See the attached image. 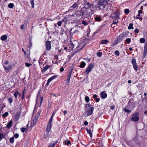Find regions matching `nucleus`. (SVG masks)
I'll use <instances>...</instances> for the list:
<instances>
[{
  "label": "nucleus",
  "instance_id": "bb28decb",
  "mask_svg": "<svg viewBox=\"0 0 147 147\" xmlns=\"http://www.w3.org/2000/svg\"><path fill=\"white\" fill-rule=\"evenodd\" d=\"M21 130L22 132H26L28 129V126L26 127H22L21 128Z\"/></svg>",
  "mask_w": 147,
  "mask_h": 147
},
{
  "label": "nucleus",
  "instance_id": "8fccbe9b",
  "mask_svg": "<svg viewBox=\"0 0 147 147\" xmlns=\"http://www.w3.org/2000/svg\"><path fill=\"white\" fill-rule=\"evenodd\" d=\"M82 24L84 25V26H86L88 25V23L86 21H83L82 22Z\"/></svg>",
  "mask_w": 147,
  "mask_h": 147
},
{
  "label": "nucleus",
  "instance_id": "3c124183",
  "mask_svg": "<svg viewBox=\"0 0 147 147\" xmlns=\"http://www.w3.org/2000/svg\"><path fill=\"white\" fill-rule=\"evenodd\" d=\"M126 42L128 44L131 41V39L130 38H127L126 40Z\"/></svg>",
  "mask_w": 147,
  "mask_h": 147
},
{
  "label": "nucleus",
  "instance_id": "4be33fe9",
  "mask_svg": "<svg viewBox=\"0 0 147 147\" xmlns=\"http://www.w3.org/2000/svg\"><path fill=\"white\" fill-rule=\"evenodd\" d=\"M75 28H71L70 30H69V32L71 34H73L75 33H76L78 31L77 30L74 29Z\"/></svg>",
  "mask_w": 147,
  "mask_h": 147
},
{
  "label": "nucleus",
  "instance_id": "a19ab883",
  "mask_svg": "<svg viewBox=\"0 0 147 147\" xmlns=\"http://www.w3.org/2000/svg\"><path fill=\"white\" fill-rule=\"evenodd\" d=\"M85 99L87 102H88L89 101L90 99L88 96H86L85 98Z\"/></svg>",
  "mask_w": 147,
  "mask_h": 147
},
{
  "label": "nucleus",
  "instance_id": "2f4dec72",
  "mask_svg": "<svg viewBox=\"0 0 147 147\" xmlns=\"http://www.w3.org/2000/svg\"><path fill=\"white\" fill-rule=\"evenodd\" d=\"M86 130L87 131V132L88 134H89L90 137L91 138H92V131L90 129H86Z\"/></svg>",
  "mask_w": 147,
  "mask_h": 147
},
{
  "label": "nucleus",
  "instance_id": "e2e57ef3",
  "mask_svg": "<svg viewBox=\"0 0 147 147\" xmlns=\"http://www.w3.org/2000/svg\"><path fill=\"white\" fill-rule=\"evenodd\" d=\"M135 32L136 33H138L139 32V30L138 29H136L135 30Z\"/></svg>",
  "mask_w": 147,
  "mask_h": 147
},
{
  "label": "nucleus",
  "instance_id": "052dcab7",
  "mask_svg": "<svg viewBox=\"0 0 147 147\" xmlns=\"http://www.w3.org/2000/svg\"><path fill=\"white\" fill-rule=\"evenodd\" d=\"M121 34V35H122V37L123 38L126 37L127 35L126 33H124L123 34Z\"/></svg>",
  "mask_w": 147,
  "mask_h": 147
},
{
  "label": "nucleus",
  "instance_id": "5701e85b",
  "mask_svg": "<svg viewBox=\"0 0 147 147\" xmlns=\"http://www.w3.org/2000/svg\"><path fill=\"white\" fill-rule=\"evenodd\" d=\"M122 35L120 34L118 36L117 39V42H120L123 39V38L122 37Z\"/></svg>",
  "mask_w": 147,
  "mask_h": 147
},
{
  "label": "nucleus",
  "instance_id": "6ab92c4d",
  "mask_svg": "<svg viewBox=\"0 0 147 147\" xmlns=\"http://www.w3.org/2000/svg\"><path fill=\"white\" fill-rule=\"evenodd\" d=\"M128 106L129 107H130V106H133V109L134 108V107H135L134 106V104L133 103L131 102V100H129L128 102Z\"/></svg>",
  "mask_w": 147,
  "mask_h": 147
},
{
  "label": "nucleus",
  "instance_id": "680f3d73",
  "mask_svg": "<svg viewBox=\"0 0 147 147\" xmlns=\"http://www.w3.org/2000/svg\"><path fill=\"white\" fill-rule=\"evenodd\" d=\"M84 59L87 61L88 62L90 61V59H88V58H84Z\"/></svg>",
  "mask_w": 147,
  "mask_h": 147
},
{
  "label": "nucleus",
  "instance_id": "f03ea898",
  "mask_svg": "<svg viewBox=\"0 0 147 147\" xmlns=\"http://www.w3.org/2000/svg\"><path fill=\"white\" fill-rule=\"evenodd\" d=\"M85 45L86 44L83 41H81L80 42L78 43L77 41L75 40L73 42L71 41L69 46V48L71 49V50L75 47L80 50L83 48Z\"/></svg>",
  "mask_w": 147,
  "mask_h": 147
},
{
  "label": "nucleus",
  "instance_id": "ea45409f",
  "mask_svg": "<svg viewBox=\"0 0 147 147\" xmlns=\"http://www.w3.org/2000/svg\"><path fill=\"white\" fill-rule=\"evenodd\" d=\"M30 3L32 5V8H34V0H31Z\"/></svg>",
  "mask_w": 147,
  "mask_h": 147
},
{
  "label": "nucleus",
  "instance_id": "f3484780",
  "mask_svg": "<svg viewBox=\"0 0 147 147\" xmlns=\"http://www.w3.org/2000/svg\"><path fill=\"white\" fill-rule=\"evenodd\" d=\"M100 95L101 98H105L107 96V93H105V91L101 92Z\"/></svg>",
  "mask_w": 147,
  "mask_h": 147
},
{
  "label": "nucleus",
  "instance_id": "aec40b11",
  "mask_svg": "<svg viewBox=\"0 0 147 147\" xmlns=\"http://www.w3.org/2000/svg\"><path fill=\"white\" fill-rule=\"evenodd\" d=\"M7 36L6 35H2L1 37V39L2 40L6 41L7 39Z\"/></svg>",
  "mask_w": 147,
  "mask_h": 147
},
{
  "label": "nucleus",
  "instance_id": "a211bd4d",
  "mask_svg": "<svg viewBox=\"0 0 147 147\" xmlns=\"http://www.w3.org/2000/svg\"><path fill=\"white\" fill-rule=\"evenodd\" d=\"M94 19L96 21L99 22L101 21L102 18L100 16H97L94 17Z\"/></svg>",
  "mask_w": 147,
  "mask_h": 147
},
{
  "label": "nucleus",
  "instance_id": "0e129e2a",
  "mask_svg": "<svg viewBox=\"0 0 147 147\" xmlns=\"http://www.w3.org/2000/svg\"><path fill=\"white\" fill-rule=\"evenodd\" d=\"M93 97L94 98L96 99L97 98V96L96 94H95L93 96Z\"/></svg>",
  "mask_w": 147,
  "mask_h": 147
},
{
  "label": "nucleus",
  "instance_id": "423d86ee",
  "mask_svg": "<svg viewBox=\"0 0 147 147\" xmlns=\"http://www.w3.org/2000/svg\"><path fill=\"white\" fill-rule=\"evenodd\" d=\"M53 116H51L49 121L48 123L47 127L46 129V136H47L50 134L49 133L51 129V128L52 127V122L53 120Z\"/></svg>",
  "mask_w": 147,
  "mask_h": 147
},
{
  "label": "nucleus",
  "instance_id": "4c0bfd02",
  "mask_svg": "<svg viewBox=\"0 0 147 147\" xmlns=\"http://www.w3.org/2000/svg\"><path fill=\"white\" fill-rule=\"evenodd\" d=\"M38 120V118L35 117V118L33 120V123L34 124H35L37 122Z\"/></svg>",
  "mask_w": 147,
  "mask_h": 147
},
{
  "label": "nucleus",
  "instance_id": "dca6fc26",
  "mask_svg": "<svg viewBox=\"0 0 147 147\" xmlns=\"http://www.w3.org/2000/svg\"><path fill=\"white\" fill-rule=\"evenodd\" d=\"M51 66L49 65H47L43 67L42 69H41V71L43 73H44L48 69L50 68Z\"/></svg>",
  "mask_w": 147,
  "mask_h": 147
},
{
  "label": "nucleus",
  "instance_id": "09e8293b",
  "mask_svg": "<svg viewBox=\"0 0 147 147\" xmlns=\"http://www.w3.org/2000/svg\"><path fill=\"white\" fill-rule=\"evenodd\" d=\"M13 100L12 98H8V101L11 104L13 101Z\"/></svg>",
  "mask_w": 147,
  "mask_h": 147
},
{
  "label": "nucleus",
  "instance_id": "1a4fd4ad",
  "mask_svg": "<svg viewBox=\"0 0 147 147\" xmlns=\"http://www.w3.org/2000/svg\"><path fill=\"white\" fill-rule=\"evenodd\" d=\"M8 63L9 61H7L2 62L3 65L4 66L5 69L8 71H9L13 67L12 65H8Z\"/></svg>",
  "mask_w": 147,
  "mask_h": 147
},
{
  "label": "nucleus",
  "instance_id": "79ce46f5",
  "mask_svg": "<svg viewBox=\"0 0 147 147\" xmlns=\"http://www.w3.org/2000/svg\"><path fill=\"white\" fill-rule=\"evenodd\" d=\"M14 140V139L13 137L11 138L9 140V142L11 143H13V142Z\"/></svg>",
  "mask_w": 147,
  "mask_h": 147
},
{
  "label": "nucleus",
  "instance_id": "774afa93",
  "mask_svg": "<svg viewBox=\"0 0 147 147\" xmlns=\"http://www.w3.org/2000/svg\"><path fill=\"white\" fill-rule=\"evenodd\" d=\"M115 106L113 105V106H111V108L113 110V109H114L115 108Z\"/></svg>",
  "mask_w": 147,
  "mask_h": 147
},
{
  "label": "nucleus",
  "instance_id": "2eb2a0df",
  "mask_svg": "<svg viewBox=\"0 0 147 147\" xmlns=\"http://www.w3.org/2000/svg\"><path fill=\"white\" fill-rule=\"evenodd\" d=\"M147 54V43L145 44L144 49V53L143 54V58H144Z\"/></svg>",
  "mask_w": 147,
  "mask_h": 147
},
{
  "label": "nucleus",
  "instance_id": "4468645a",
  "mask_svg": "<svg viewBox=\"0 0 147 147\" xmlns=\"http://www.w3.org/2000/svg\"><path fill=\"white\" fill-rule=\"evenodd\" d=\"M42 100L43 97L41 96L40 97L39 96L38 94L36 98V103L38 104V103L40 102V105L39 106H40L41 104Z\"/></svg>",
  "mask_w": 147,
  "mask_h": 147
},
{
  "label": "nucleus",
  "instance_id": "412c9836",
  "mask_svg": "<svg viewBox=\"0 0 147 147\" xmlns=\"http://www.w3.org/2000/svg\"><path fill=\"white\" fill-rule=\"evenodd\" d=\"M12 124V120L9 121L6 127L8 128H10L11 127Z\"/></svg>",
  "mask_w": 147,
  "mask_h": 147
},
{
  "label": "nucleus",
  "instance_id": "473e14b6",
  "mask_svg": "<svg viewBox=\"0 0 147 147\" xmlns=\"http://www.w3.org/2000/svg\"><path fill=\"white\" fill-rule=\"evenodd\" d=\"M19 94V92H18V91H16L14 93V96L15 97V98L16 99L17 98V96L18 95V94Z\"/></svg>",
  "mask_w": 147,
  "mask_h": 147
},
{
  "label": "nucleus",
  "instance_id": "39448f33",
  "mask_svg": "<svg viewBox=\"0 0 147 147\" xmlns=\"http://www.w3.org/2000/svg\"><path fill=\"white\" fill-rule=\"evenodd\" d=\"M121 13L119 11H116L114 12L113 17V19L114 20L113 23L111 24V27H113V24L116 25L119 22L118 20L120 19V16Z\"/></svg>",
  "mask_w": 147,
  "mask_h": 147
},
{
  "label": "nucleus",
  "instance_id": "ddd939ff",
  "mask_svg": "<svg viewBox=\"0 0 147 147\" xmlns=\"http://www.w3.org/2000/svg\"><path fill=\"white\" fill-rule=\"evenodd\" d=\"M45 45L46 49L47 51L50 50L51 48L50 41H47Z\"/></svg>",
  "mask_w": 147,
  "mask_h": 147
},
{
  "label": "nucleus",
  "instance_id": "c85d7f7f",
  "mask_svg": "<svg viewBox=\"0 0 147 147\" xmlns=\"http://www.w3.org/2000/svg\"><path fill=\"white\" fill-rule=\"evenodd\" d=\"M71 77V76H67V80H66L67 82L66 83L67 84V85L69 84V83Z\"/></svg>",
  "mask_w": 147,
  "mask_h": 147
},
{
  "label": "nucleus",
  "instance_id": "b1692460",
  "mask_svg": "<svg viewBox=\"0 0 147 147\" xmlns=\"http://www.w3.org/2000/svg\"><path fill=\"white\" fill-rule=\"evenodd\" d=\"M78 6V4L77 3H75L71 7L70 9H71L73 10L76 8Z\"/></svg>",
  "mask_w": 147,
  "mask_h": 147
},
{
  "label": "nucleus",
  "instance_id": "49530a36",
  "mask_svg": "<svg viewBox=\"0 0 147 147\" xmlns=\"http://www.w3.org/2000/svg\"><path fill=\"white\" fill-rule=\"evenodd\" d=\"M72 72V70H69L68 71L67 76H71V73Z\"/></svg>",
  "mask_w": 147,
  "mask_h": 147
},
{
  "label": "nucleus",
  "instance_id": "0eeeda50",
  "mask_svg": "<svg viewBox=\"0 0 147 147\" xmlns=\"http://www.w3.org/2000/svg\"><path fill=\"white\" fill-rule=\"evenodd\" d=\"M53 116H51L49 121L48 123L47 127L46 129V136H47L50 134L49 133L51 129V128L52 127V122L53 120Z\"/></svg>",
  "mask_w": 147,
  "mask_h": 147
},
{
  "label": "nucleus",
  "instance_id": "69168bd1",
  "mask_svg": "<svg viewBox=\"0 0 147 147\" xmlns=\"http://www.w3.org/2000/svg\"><path fill=\"white\" fill-rule=\"evenodd\" d=\"M64 70V68L63 67H61L60 69V71L61 72H63Z\"/></svg>",
  "mask_w": 147,
  "mask_h": 147
},
{
  "label": "nucleus",
  "instance_id": "bf43d9fd",
  "mask_svg": "<svg viewBox=\"0 0 147 147\" xmlns=\"http://www.w3.org/2000/svg\"><path fill=\"white\" fill-rule=\"evenodd\" d=\"M133 24L132 23H130L129 24V26L128 27V28H133Z\"/></svg>",
  "mask_w": 147,
  "mask_h": 147
},
{
  "label": "nucleus",
  "instance_id": "de8ad7c7",
  "mask_svg": "<svg viewBox=\"0 0 147 147\" xmlns=\"http://www.w3.org/2000/svg\"><path fill=\"white\" fill-rule=\"evenodd\" d=\"M117 56H119V52L118 51H116L114 53Z\"/></svg>",
  "mask_w": 147,
  "mask_h": 147
},
{
  "label": "nucleus",
  "instance_id": "c756f323",
  "mask_svg": "<svg viewBox=\"0 0 147 147\" xmlns=\"http://www.w3.org/2000/svg\"><path fill=\"white\" fill-rule=\"evenodd\" d=\"M42 60V58L38 60V62L39 63L40 66V67H42L44 65V64H43V63L41 61Z\"/></svg>",
  "mask_w": 147,
  "mask_h": 147
},
{
  "label": "nucleus",
  "instance_id": "72a5a7b5",
  "mask_svg": "<svg viewBox=\"0 0 147 147\" xmlns=\"http://www.w3.org/2000/svg\"><path fill=\"white\" fill-rule=\"evenodd\" d=\"M133 68L136 71H137L138 70V65L137 64L133 65Z\"/></svg>",
  "mask_w": 147,
  "mask_h": 147
},
{
  "label": "nucleus",
  "instance_id": "864d4df0",
  "mask_svg": "<svg viewBox=\"0 0 147 147\" xmlns=\"http://www.w3.org/2000/svg\"><path fill=\"white\" fill-rule=\"evenodd\" d=\"M102 54L101 52H98L97 53V55L98 57H101L102 55Z\"/></svg>",
  "mask_w": 147,
  "mask_h": 147
},
{
  "label": "nucleus",
  "instance_id": "6e6552de",
  "mask_svg": "<svg viewBox=\"0 0 147 147\" xmlns=\"http://www.w3.org/2000/svg\"><path fill=\"white\" fill-rule=\"evenodd\" d=\"M90 104H86V107L89 109L88 110H86V112L87 116L91 115L93 113L94 108L92 107H90Z\"/></svg>",
  "mask_w": 147,
  "mask_h": 147
},
{
  "label": "nucleus",
  "instance_id": "6e6d98bb",
  "mask_svg": "<svg viewBox=\"0 0 147 147\" xmlns=\"http://www.w3.org/2000/svg\"><path fill=\"white\" fill-rule=\"evenodd\" d=\"M19 135L18 134H16L14 135V137L16 138H18Z\"/></svg>",
  "mask_w": 147,
  "mask_h": 147
},
{
  "label": "nucleus",
  "instance_id": "9d476101",
  "mask_svg": "<svg viewBox=\"0 0 147 147\" xmlns=\"http://www.w3.org/2000/svg\"><path fill=\"white\" fill-rule=\"evenodd\" d=\"M94 66V65L93 64L91 63L86 68L85 71L84 72V73L86 75L88 74L91 71Z\"/></svg>",
  "mask_w": 147,
  "mask_h": 147
},
{
  "label": "nucleus",
  "instance_id": "20e7f679",
  "mask_svg": "<svg viewBox=\"0 0 147 147\" xmlns=\"http://www.w3.org/2000/svg\"><path fill=\"white\" fill-rule=\"evenodd\" d=\"M88 14L87 13H85L82 9L80 11H78L75 12L74 13L70 16H74L76 17V20L77 19L82 18L83 17V16L86 15L87 17Z\"/></svg>",
  "mask_w": 147,
  "mask_h": 147
},
{
  "label": "nucleus",
  "instance_id": "4d7b16f0",
  "mask_svg": "<svg viewBox=\"0 0 147 147\" xmlns=\"http://www.w3.org/2000/svg\"><path fill=\"white\" fill-rule=\"evenodd\" d=\"M140 16H141L140 14L138 13V15H137V16H138L137 18H138L140 20H141L142 19V18L140 17Z\"/></svg>",
  "mask_w": 147,
  "mask_h": 147
},
{
  "label": "nucleus",
  "instance_id": "13d9d810",
  "mask_svg": "<svg viewBox=\"0 0 147 147\" xmlns=\"http://www.w3.org/2000/svg\"><path fill=\"white\" fill-rule=\"evenodd\" d=\"M65 142L66 144L67 145H69L70 144V141H66Z\"/></svg>",
  "mask_w": 147,
  "mask_h": 147
},
{
  "label": "nucleus",
  "instance_id": "a878e982",
  "mask_svg": "<svg viewBox=\"0 0 147 147\" xmlns=\"http://www.w3.org/2000/svg\"><path fill=\"white\" fill-rule=\"evenodd\" d=\"M86 65V63L84 61H82V62H81V64L80 65L79 67L80 68H83Z\"/></svg>",
  "mask_w": 147,
  "mask_h": 147
},
{
  "label": "nucleus",
  "instance_id": "7c9ffc66",
  "mask_svg": "<svg viewBox=\"0 0 147 147\" xmlns=\"http://www.w3.org/2000/svg\"><path fill=\"white\" fill-rule=\"evenodd\" d=\"M56 142H53V143L50 144L48 147H54Z\"/></svg>",
  "mask_w": 147,
  "mask_h": 147
},
{
  "label": "nucleus",
  "instance_id": "e433bc0d",
  "mask_svg": "<svg viewBox=\"0 0 147 147\" xmlns=\"http://www.w3.org/2000/svg\"><path fill=\"white\" fill-rule=\"evenodd\" d=\"M145 40L144 38H141L140 39V41L141 43H143L145 42Z\"/></svg>",
  "mask_w": 147,
  "mask_h": 147
},
{
  "label": "nucleus",
  "instance_id": "c9c22d12",
  "mask_svg": "<svg viewBox=\"0 0 147 147\" xmlns=\"http://www.w3.org/2000/svg\"><path fill=\"white\" fill-rule=\"evenodd\" d=\"M14 4L13 3H11L8 4V7L10 8H12L13 7Z\"/></svg>",
  "mask_w": 147,
  "mask_h": 147
},
{
  "label": "nucleus",
  "instance_id": "7ed1b4c3",
  "mask_svg": "<svg viewBox=\"0 0 147 147\" xmlns=\"http://www.w3.org/2000/svg\"><path fill=\"white\" fill-rule=\"evenodd\" d=\"M92 6V4L88 2H86L84 3V7L82 9L85 12V13L88 14L87 16H89L90 15V11L91 12V14L94 13V11L93 10H91V8Z\"/></svg>",
  "mask_w": 147,
  "mask_h": 147
},
{
  "label": "nucleus",
  "instance_id": "a18cd8bd",
  "mask_svg": "<svg viewBox=\"0 0 147 147\" xmlns=\"http://www.w3.org/2000/svg\"><path fill=\"white\" fill-rule=\"evenodd\" d=\"M91 31V30L90 28H88L87 31L86 32L87 33V36L88 37L89 35L90 34V32Z\"/></svg>",
  "mask_w": 147,
  "mask_h": 147
},
{
  "label": "nucleus",
  "instance_id": "f8f14e48",
  "mask_svg": "<svg viewBox=\"0 0 147 147\" xmlns=\"http://www.w3.org/2000/svg\"><path fill=\"white\" fill-rule=\"evenodd\" d=\"M69 16H67L64 18L61 21H59L57 23V24L59 26H60L61 24L64 23L65 24V23L67 22L68 21L67 20V19L68 18L67 17Z\"/></svg>",
  "mask_w": 147,
  "mask_h": 147
},
{
  "label": "nucleus",
  "instance_id": "f257e3e1",
  "mask_svg": "<svg viewBox=\"0 0 147 147\" xmlns=\"http://www.w3.org/2000/svg\"><path fill=\"white\" fill-rule=\"evenodd\" d=\"M111 2L109 0H99L97 4V8L103 11H107L108 5H110Z\"/></svg>",
  "mask_w": 147,
  "mask_h": 147
},
{
  "label": "nucleus",
  "instance_id": "9b49d317",
  "mask_svg": "<svg viewBox=\"0 0 147 147\" xmlns=\"http://www.w3.org/2000/svg\"><path fill=\"white\" fill-rule=\"evenodd\" d=\"M138 113L137 112L134 114L132 115V117L131 118V120L134 121H137L139 120V117L138 116Z\"/></svg>",
  "mask_w": 147,
  "mask_h": 147
},
{
  "label": "nucleus",
  "instance_id": "338daca9",
  "mask_svg": "<svg viewBox=\"0 0 147 147\" xmlns=\"http://www.w3.org/2000/svg\"><path fill=\"white\" fill-rule=\"evenodd\" d=\"M88 124V122L86 121H85L84 123V124L85 125H87Z\"/></svg>",
  "mask_w": 147,
  "mask_h": 147
},
{
  "label": "nucleus",
  "instance_id": "603ef678",
  "mask_svg": "<svg viewBox=\"0 0 147 147\" xmlns=\"http://www.w3.org/2000/svg\"><path fill=\"white\" fill-rule=\"evenodd\" d=\"M5 137V134H3L1 133V139L2 138H4Z\"/></svg>",
  "mask_w": 147,
  "mask_h": 147
},
{
  "label": "nucleus",
  "instance_id": "f704fd0d",
  "mask_svg": "<svg viewBox=\"0 0 147 147\" xmlns=\"http://www.w3.org/2000/svg\"><path fill=\"white\" fill-rule=\"evenodd\" d=\"M8 115V112H6L2 115V116L3 118H5L7 117Z\"/></svg>",
  "mask_w": 147,
  "mask_h": 147
},
{
  "label": "nucleus",
  "instance_id": "5fc2aeb1",
  "mask_svg": "<svg viewBox=\"0 0 147 147\" xmlns=\"http://www.w3.org/2000/svg\"><path fill=\"white\" fill-rule=\"evenodd\" d=\"M26 66L27 67H29L32 64L31 63H25Z\"/></svg>",
  "mask_w": 147,
  "mask_h": 147
},
{
  "label": "nucleus",
  "instance_id": "393cba45",
  "mask_svg": "<svg viewBox=\"0 0 147 147\" xmlns=\"http://www.w3.org/2000/svg\"><path fill=\"white\" fill-rule=\"evenodd\" d=\"M109 42V41L107 40H102L100 41V43L101 44H103L106 45Z\"/></svg>",
  "mask_w": 147,
  "mask_h": 147
},
{
  "label": "nucleus",
  "instance_id": "37998d69",
  "mask_svg": "<svg viewBox=\"0 0 147 147\" xmlns=\"http://www.w3.org/2000/svg\"><path fill=\"white\" fill-rule=\"evenodd\" d=\"M129 10L128 9H126L124 10V13L126 14H128L129 12Z\"/></svg>",
  "mask_w": 147,
  "mask_h": 147
},
{
  "label": "nucleus",
  "instance_id": "c03bdc74",
  "mask_svg": "<svg viewBox=\"0 0 147 147\" xmlns=\"http://www.w3.org/2000/svg\"><path fill=\"white\" fill-rule=\"evenodd\" d=\"M131 63L132 65L137 64L136 62V59H133L131 60Z\"/></svg>",
  "mask_w": 147,
  "mask_h": 147
},
{
  "label": "nucleus",
  "instance_id": "cd10ccee",
  "mask_svg": "<svg viewBox=\"0 0 147 147\" xmlns=\"http://www.w3.org/2000/svg\"><path fill=\"white\" fill-rule=\"evenodd\" d=\"M57 77V76H54L49 79H48L47 80L49 82H50L51 81H52L55 78Z\"/></svg>",
  "mask_w": 147,
  "mask_h": 147
},
{
  "label": "nucleus",
  "instance_id": "58836bf2",
  "mask_svg": "<svg viewBox=\"0 0 147 147\" xmlns=\"http://www.w3.org/2000/svg\"><path fill=\"white\" fill-rule=\"evenodd\" d=\"M123 110L125 112H126L128 113H130L131 112V110L127 109L125 108H124L123 109Z\"/></svg>",
  "mask_w": 147,
  "mask_h": 147
}]
</instances>
